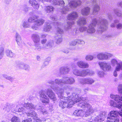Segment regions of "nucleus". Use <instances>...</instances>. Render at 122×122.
<instances>
[{
    "instance_id": "79ce46f5",
    "label": "nucleus",
    "mask_w": 122,
    "mask_h": 122,
    "mask_svg": "<svg viewBox=\"0 0 122 122\" xmlns=\"http://www.w3.org/2000/svg\"><path fill=\"white\" fill-rule=\"evenodd\" d=\"M75 23V22L74 21H68L67 22V23L68 25L67 29H69L71 28V25L74 24Z\"/></svg>"
},
{
    "instance_id": "c03bdc74",
    "label": "nucleus",
    "mask_w": 122,
    "mask_h": 122,
    "mask_svg": "<svg viewBox=\"0 0 122 122\" xmlns=\"http://www.w3.org/2000/svg\"><path fill=\"white\" fill-rule=\"evenodd\" d=\"M118 90L119 93L122 95V84H119L118 87Z\"/></svg>"
},
{
    "instance_id": "f8f14e48",
    "label": "nucleus",
    "mask_w": 122,
    "mask_h": 122,
    "mask_svg": "<svg viewBox=\"0 0 122 122\" xmlns=\"http://www.w3.org/2000/svg\"><path fill=\"white\" fill-rule=\"evenodd\" d=\"M72 72L73 74L76 76L85 77V69H76L73 70Z\"/></svg>"
},
{
    "instance_id": "de8ad7c7",
    "label": "nucleus",
    "mask_w": 122,
    "mask_h": 122,
    "mask_svg": "<svg viewBox=\"0 0 122 122\" xmlns=\"http://www.w3.org/2000/svg\"><path fill=\"white\" fill-rule=\"evenodd\" d=\"M76 43L83 45L84 44V41L82 40L79 39H76Z\"/></svg>"
},
{
    "instance_id": "c9c22d12",
    "label": "nucleus",
    "mask_w": 122,
    "mask_h": 122,
    "mask_svg": "<svg viewBox=\"0 0 122 122\" xmlns=\"http://www.w3.org/2000/svg\"><path fill=\"white\" fill-rule=\"evenodd\" d=\"M113 11L115 14L118 16H121L122 15L121 11L117 9H114Z\"/></svg>"
},
{
    "instance_id": "5701e85b",
    "label": "nucleus",
    "mask_w": 122,
    "mask_h": 122,
    "mask_svg": "<svg viewBox=\"0 0 122 122\" xmlns=\"http://www.w3.org/2000/svg\"><path fill=\"white\" fill-rule=\"evenodd\" d=\"M50 22L49 21H46L45 23L43 28V31L48 32L51 28V26L50 25Z\"/></svg>"
},
{
    "instance_id": "7ed1b4c3",
    "label": "nucleus",
    "mask_w": 122,
    "mask_h": 122,
    "mask_svg": "<svg viewBox=\"0 0 122 122\" xmlns=\"http://www.w3.org/2000/svg\"><path fill=\"white\" fill-rule=\"evenodd\" d=\"M51 88L54 91L56 92L59 97L60 98V101L59 103V105L62 109H64L66 106L67 108H70L72 107L74 104V102L72 101H69V98L63 97V96L64 90L63 89H60L57 86H51Z\"/></svg>"
},
{
    "instance_id": "3c124183",
    "label": "nucleus",
    "mask_w": 122,
    "mask_h": 122,
    "mask_svg": "<svg viewBox=\"0 0 122 122\" xmlns=\"http://www.w3.org/2000/svg\"><path fill=\"white\" fill-rule=\"evenodd\" d=\"M76 43V40H75L71 41L69 43V44L71 46H75Z\"/></svg>"
},
{
    "instance_id": "7c9ffc66",
    "label": "nucleus",
    "mask_w": 122,
    "mask_h": 122,
    "mask_svg": "<svg viewBox=\"0 0 122 122\" xmlns=\"http://www.w3.org/2000/svg\"><path fill=\"white\" fill-rule=\"evenodd\" d=\"M113 56V55L110 53L103 52V60H108L109 58Z\"/></svg>"
},
{
    "instance_id": "5fc2aeb1",
    "label": "nucleus",
    "mask_w": 122,
    "mask_h": 122,
    "mask_svg": "<svg viewBox=\"0 0 122 122\" xmlns=\"http://www.w3.org/2000/svg\"><path fill=\"white\" fill-rule=\"evenodd\" d=\"M36 49L39 51H40L41 49V47L40 46L39 44H36L35 45Z\"/></svg>"
},
{
    "instance_id": "c756f323",
    "label": "nucleus",
    "mask_w": 122,
    "mask_h": 122,
    "mask_svg": "<svg viewBox=\"0 0 122 122\" xmlns=\"http://www.w3.org/2000/svg\"><path fill=\"white\" fill-rule=\"evenodd\" d=\"M32 38L35 42L38 43L39 42L40 38L38 35L36 34H34L32 35Z\"/></svg>"
},
{
    "instance_id": "ea45409f",
    "label": "nucleus",
    "mask_w": 122,
    "mask_h": 122,
    "mask_svg": "<svg viewBox=\"0 0 122 122\" xmlns=\"http://www.w3.org/2000/svg\"><path fill=\"white\" fill-rule=\"evenodd\" d=\"M94 58L93 56L90 55H88L86 56L85 59L87 61H92Z\"/></svg>"
},
{
    "instance_id": "ddd939ff",
    "label": "nucleus",
    "mask_w": 122,
    "mask_h": 122,
    "mask_svg": "<svg viewBox=\"0 0 122 122\" xmlns=\"http://www.w3.org/2000/svg\"><path fill=\"white\" fill-rule=\"evenodd\" d=\"M37 17L35 16L33 18L31 17V23L35 22V24L34 27H37V26H38L42 24L45 21L43 19H40L37 20Z\"/></svg>"
},
{
    "instance_id": "0eeeda50",
    "label": "nucleus",
    "mask_w": 122,
    "mask_h": 122,
    "mask_svg": "<svg viewBox=\"0 0 122 122\" xmlns=\"http://www.w3.org/2000/svg\"><path fill=\"white\" fill-rule=\"evenodd\" d=\"M39 96L40 97V100L41 102L45 105L48 104L49 102V99L48 97L46 95L45 91L41 90L39 92Z\"/></svg>"
},
{
    "instance_id": "8fccbe9b",
    "label": "nucleus",
    "mask_w": 122,
    "mask_h": 122,
    "mask_svg": "<svg viewBox=\"0 0 122 122\" xmlns=\"http://www.w3.org/2000/svg\"><path fill=\"white\" fill-rule=\"evenodd\" d=\"M115 96V97H116L115 100L116 101H118V100H119L120 101L122 102V96L120 97L119 95H116V96Z\"/></svg>"
},
{
    "instance_id": "9b49d317",
    "label": "nucleus",
    "mask_w": 122,
    "mask_h": 122,
    "mask_svg": "<svg viewBox=\"0 0 122 122\" xmlns=\"http://www.w3.org/2000/svg\"><path fill=\"white\" fill-rule=\"evenodd\" d=\"M107 115V113L104 111H101L100 112L98 116H97L95 118V121L98 122H101L104 120V118Z\"/></svg>"
},
{
    "instance_id": "680f3d73",
    "label": "nucleus",
    "mask_w": 122,
    "mask_h": 122,
    "mask_svg": "<svg viewBox=\"0 0 122 122\" xmlns=\"http://www.w3.org/2000/svg\"><path fill=\"white\" fill-rule=\"evenodd\" d=\"M54 81H53L52 80H50L48 81L47 83L51 85H53L54 84Z\"/></svg>"
},
{
    "instance_id": "cd10ccee",
    "label": "nucleus",
    "mask_w": 122,
    "mask_h": 122,
    "mask_svg": "<svg viewBox=\"0 0 122 122\" xmlns=\"http://www.w3.org/2000/svg\"><path fill=\"white\" fill-rule=\"evenodd\" d=\"M54 81L56 84L62 86L63 84H64V77L61 79L59 78L56 79Z\"/></svg>"
},
{
    "instance_id": "e433bc0d",
    "label": "nucleus",
    "mask_w": 122,
    "mask_h": 122,
    "mask_svg": "<svg viewBox=\"0 0 122 122\" xmlns=\"http://www.w3.org/2000/svg\"><path fill=\"white\" fill-rule=\"evenodd\" d=\"M54 9V7L51 6H46L45 10L46 11L47 13H50L53 11Z\"/></svg>"
},
{
    "instance_id": "b1692460",
    "label": "nucleus",
    "mask_w": 122,
    "mask_h": 122,
    "mask_svg": "<svg viewBox=\"0 0 122 122\" xmlns=\"http://www.w3.org/2000/svg\"><path fill=\"white\" fill-rule=\"evenodd\" d=\"M93 4L94 6L93 8V15L96 14L99 10V6L97 4L96 1L93 0Z\"/></svg>"
},
{
    "instance_id": "20e7f679",
    "label": "nucleus",
    "mask_w": 122,
    "mask_h": 122,
    "mask_svg": "<svg viewBox=\"0 0 122 122\" xmlns=\"http://www.w3.org/2000/svg\"><path fill=\"white\" fill-rule=\"evenodd\" d=\"M81 2L80 0L73 1H70L66 6L63 7L61 11L62 14H65L71 10V9L81 5Z\"/></svg>"
},
{
    "instance_id": "f03ea898",
    "label": "nucleus",
    "mask_w": 122,
    "mask_h": 122,
    "mask_svg": "<svg viewBox=\"0 0 122 122\" xmlns=\"http://www.w3.org/2000/svg\"><path fill=\"white\" fill-rule=\"evenodd\" d=\"M97 24L98 25V32L100 31H103L107 28L108 22L107 20L102 17H100L98 20H97L95 18L92 20L91 24L88 26L87 32L91 34L94 33L96 31L94 27Z\"/></svg>"
},
{
    "instance_id": "864d4df0",
    "label": "nucleus",
    "mask_w": 122,
    "mask_h": 122,
    "mask_svg": "<svg viewBox=\"0 0 122 122\" xmlns=\"http://www.w3.org/2000/svg\"><path fill=\"white\" fill-rule=\"evenodd\" d=\"M120 71L115 68V70L113 72V75L115 77H116L117 76V71Z\"/></svg>"
},
{
    "instance_id": "4be33fe9",
    "label": "nucleus",
    "mask_w": 122,
    "mask_h": 122,
    "mask_svg": "<svg viewBox=\"0 0 122 122\" xmlns=\"http://www.w3.org/2000/svg\"><path fill=\"white\" fill-rule=\"evenodd\" d=\"M70 68L67 66H65L61 67L60 69V73L62 74H67L69 72Z\"/></svg>"
},
{
    "instance_id": "a878e982",
    "label": "nucleus",
    "mask_w": 122,
    "mask_h": 122,
    "mask_svg": "<svg viewBox=\"0 0 122 122\" xmlns=\"http://www.w3.org/2000/svg\"><path fill=\"white\" fill-rule=\"evenodd\" d=\"M86 19L83 17H80L77 21L78 25L80 26L86 24Z\"/></svg>"
},
{
    "instance_id": "f3484780",
    "label": "nucleus",
    "mask_w": 122,
    "mask_h": 122,
    "mask_svg": "<svg viewBox=\"0 0 122 122\" xmlns=\"http://www.w3.org/2000/svg\"><path fill=\"white\" fill-rule=\"evenodd\" d=\"M37 114L34 111H31V117L32 118V119H31V122L33 120L34 122H41L42 120L39 118L37 117Z\"/></svg>"
},
{
    "instance_id": "473e14b6",
    "label": "nucleus",
    "mask_w": 122,
    "mask_h": 122,
    "mask_svg": "<svg viewBox=\"0 0 122 122\" xmlns=\"http://www.w3.org/2000/svg\"><path fill=\"white\" fill-rule=\"evenodd\" d=\"M73 114L76 116H82L83 115V111L82 110H77L75 111Z\"/></svg>"
},
{
    "instance_id": "4468645a",
    "label": "nucleus",
    "mask_w": 122,
    "mask_h": 122,
    "mask_svg": "<svg viewBox=\"0 0 122 122\" xmlns=\"http://www.w3.org/2000/svg\"><path fill=\"white\" fill-rule=\"evenodd\" d=\"M46 41L47 40L46 39H42L41 41V43L43 45L42 47V48L43 49H45L49 48L51 47L53 45V42L52 41H48L47 43L45 45Z\"/></svg>"
},
{
    "instance_id": "4c0bfd02",
    "label": "nucleus",
    "mask_w": 122,
    "mask_h": 122,
    "mask_svg": "<svg viewBox=\"0 0 122 122\" xmlns=\"http://www.w3.org/2000/svg\"><path fill=\"white\" fill-rule=\"evenodd\" d=\"M7 56L8 57H12L15 55V54L13 53L11 51L9 50H7L6 51Z\"/></svg>"
},
{
    "instance_id": "a19ab883",
    "label": "nucleus",
    "mask_w": 122,
    "mask_h": 122,
    "mask_svg": "<svg viewBox=\"0 0 122 122\" xmlns=\"http://www.w3.org/2000/svg\"><path fill=\"white\" fill-rule=\"evenodd\" d=\"M11 121L12 122H20L19 118L15 116L12 118Z\"/></svg>"
},
{
    "instance_id": "58836bf2",
    "label": "nucleus",
    "mask_w": 122,
    "mask_h": 122,
    "mask_svg": "<svg viewBox=\"0 0 122 122\" xmlns=\"http://www.w3.org/2000/svg\"><path fill=\"white\" fill-rule=\"evenodd\" d=\"M64 33V31L63 30L58 27L57 29L56 35L57 36L61 35Z\"/></svg>"
},
{
    "instance_id": "bb28decb",
    "label": "nucleus",
    "mask_w": 122,
    "mask_h": 122,
    "mask_svg": "<svg viewBox=\"0 0 122 122\" xmlns=\"http://www.w3.org/2000/svg\"><path fill=\"white\" fill-rule=\"evenodd\" d=\"M90 9L89 7H85L81 10V13L83 15H87L90 13Z\"/></svg>"
},
{
    "instance_id": "6ab92c4d",
    "label": "nucleus",
    "mask_w": 122,
    "mask_h": 122,
    "mask_svg": "<svg viewBox=\"0 0 122 122\" xmlns=\"http://www.w3.org/2000/svg\"><path fill=\"white\" fill-rule=\"evenodd\" d=\"M77 64L79 67L81 68H88L89 66V64L87 63L82 61H78L77 63Z\"/></svg>"
},
{
    "instance_id": "72a5a7b5",
    "label": "nucleus",
    "mask_w": 122,
    "mask_h": 122,
    "mask_svg": "<svg viewBox=\"0 0 122 122\" xmlns=\"http://www.w3.org/2000/svg\"><path fill=\"white\" fill-rule=\"evenodd\" d=\"M55 42L56 43L59 44L62 41V36H56Z\"/></svg>"
},
{
    "instance_id": "f704fd0d",
    "label": "nucleus",
    "mask_w": 122,
    "mask_h": 122,
    "mask_svg": "<svg viewBox=\"0 0 122 122\" xmlns=\"http://www.w3.org/2000/svg\"><path fill=\"white\" fill-rule=\"evenodd\" d=\"M15 37L17 44L19 46L21 44V38L20 35L18 33H16Z\"/></svg>"
},
{
    "instance_id": "09e8293b",
    "label": "nucleus",
    "mask_w": 122,
    "mask_h": 122,
    "mask_svg": "<svg viewBox=\"0 0 122 122\" xmlns=\"http://www.w3.org/2000/svg\"><path fill=\"white\" fill-rule=\"evenodd\" d=\"M79 33V31L77 29L75 28L73 30V32L72 33V34L73 35H77Z\"/></svg>"
},
{
    "instance_id": "052dcab7",
    "label": "nucleus",
    "mask_w": 122,
    "mask_h": 122,
    "mask_svg": "<svg viewBox=\"0 0 122 122\" xmlns=\"http://www.w3.org/2000/svg\"><path fill=\"white\" fill-rule=\"evenodd\" d=\"M30 10V8L28 7L27 5L25 6V7L24 8V11L25 12H27L28 10Z\"/></svg>"
},
{
    "instance_id": "1a4fd4ad",
    "label": "nucleus",
    "mask_w": 122,
    "mask_h": 122,
    "mask_svg": "<svg viewBox=\"0 0 122 122\" xmlns=\"http://www.w3.org/2000/svg\"><path fill=\"white\" fill-rule=\"evenodd\" d=\"M78 81L82 85L88 84L92 85L95 81L93 79L90 78H79L78 79Z\"/></svg>"
},
{
    "instance_id": "f257e3e1",
    "label": "nucleus",
    "mask_w": 122,
    "mask_h": 122,
    "mask_svg": "<svg viewBox=\"0 0 122 122\" xmlns=\"http://www.w3.org/2000/svg\"><path fill=\"white\" fill-rule=\"evenodd\" d=\"M67 97L69 98V101H72L74 102V104L75 102H78L77 105L81 108L84 109H86L85 115V116H89L94 111V109L93 108L91 105L86 101H87L86 97H79L78 95L76 93H73L70 97Z\"/></svg>"
},
{
    "instance_id": "774afa93",
    "label": "nucleus",
    "mask_w": 122,
    "mask_h": 122,
    "mask_svg": "<svg viewBox=\"0 0 122 122\" xmlns=\"http://www.w3.org/2000/svg\"><path fill=\"white\" fill-rule=\"evenodd\" d=\"M4 49L3 47L0 48V53L4 54Z\"/></svg>"
},
{
    "instance_id": "37998d69",
    "label": "nucleus",
    "mask_w": 122,
    "mask_h": 122,
    "mask_svg": "<svg viewBox=\"0 0 122 122\" xmlns=\"http://www.w3.org/2000/svg\"><path fill=\"white\" fill-rule=\"evenodd\" d=\"M103 52L98 53L97 55V58L99 60H103Z\"/></svg>"
},
{
    "instance_id": "bf43d9fd",
    "label": "nucleus",
    "mask_w": 122,
    "mask_h": 122,
    "mask_svg": "<svg viewBox=\"0 0 122 122\" xmlns=\"http://www.w3.org/2000/svg\"><path fill=\"white\" fill-rule=\"evenodd\" d=\"M14 78L13 77L8 76V77L7 78V79L9 80L11 82L13 81L14 80Z\"/></svg>"
},
{
    "instance_id": "412c9836",
    "label": "nucleus",
    "mask_w": 122,
    "mask_h": 122,
    "mask_svg": "<svg viewBox=\"0 0 122 122\" xmlns=\"http://www.w3.org/2000/svg\"><path fill=\"white\" fill-rule=\"evenodd\" d=\"M17 67L19 69L28 71L30 69V67L28 65L24 63L18 64L17 65Z\"/></svg>"
},
{
    "instance_id": "c85d7f7f",
    "label": "nucleus",
    "mask_w": 122,
    "mask_h": 122,
    "mask_svg": "<svg viewBox=\"0 0 122 122\" xmlns=\"http://www.w3.org/2000/svg\"><path fill=\"white\" fill-rule=\"evenodd\" d=\"M52 2L54 5H58L62 6L64 5L65 3L63 0H53Z\"/></svg>"
},
{
    "instance_id": "9d476101",
    "label": "nucleus",
    "mask_w": 122,
    "mask_h": 122,
    "mask_svg": "<svg viewBox=\"0 0 122 122\" xmlns=\"http://www.w3.org/2000/svg\"><path fill=\"white\" fill-rule=\"evenodd\" d=\"M98 64L101 69L104 71H108L111 69V65L105 62H99Z\"/></svg>"
},
{
    "instance_id": "6e6552de",
    "label": "nucleus",
    "mask_w": 122,
    "mask_h": 122,
    "mask_svg": "<svg viewBox=\"0 0 122 122\" xmlns=\"http://www.w3.org/2000/svg\"><path fill=\"white\" fill-rule=\"evenodd\" d=\"M111 64L112 66H115V68L120 71L122 70V61L113 58L111 61Z\"/></svg>"
},
{
    "instance_id": "0e129e2a",
    "label": "nucleus",
    "mask_w": 122,
    "mask_h": 122,
    "mask_svg": "<svg viewBox=\"0 0 122 122\" xmlns=\"http://www.w3.org/2000/svg\"><path fill=\"white\" fill-rule=\"evenodd\" d=\"M117 5L118 6L121 7L122 8V1L118 2Z\"/></svg>"
},
{
    "instance_id": "a211bd4d",
    "label": "nucleus",
    "mask_w": 122,
    "mask_h": 122,
    "mask_svg": "<svg viewBox=\"0 0 122 122\" xmlns=\"http://www.w3.org/2000/svg\"><path fill=\"white\" fill-rule=\"evenodd\" d=\"M64 84L71 85L75 82V80L73 77H64Z\"/></svg>"
},
{
    "instance_id": "e2e57ef3",
    "label": "nucleus",
    "mask_w": 122,
    "mask_h": 122,
    "mask_svg": "<svg viewBox=\"0 0 122 122\" xmlns=\"http://www.w3.org/2000/svg\"><path fill=\"white\" fill-rule=\"evenodd\" d=\"M107 15L108 19L110 20H111L112 19V16L111 13H108L107 14Z\"/></svg>"
},
{
    "instance_id": "393cba45",
    "label": "nucleus",
    "mask_w": 122,
    "mask_h": 122,
    "mask_svg": "<svg viewBox=\"0 0 122 122\" xmlns=\"http://www.w3.org/2000/svg\"><path fill=\"white\" fill-rule=\"evenodd\" d=\"M30 18H28L25 21H23L22 26L24 28L30 27Z\"/></svg>"
},
{
    "instance_id": "a18cd8bd",
    "label": "nucleus",
    "mask_w": 122,
    "mask_h": 122,
    "mask_svg": "<svg viewBox=\"0 0 122 122\" xmlns=\"http://www.w3.org/2000/svg\"><path fill=\"white\" fill-rule=\"evenodd\" d=\"M50 59L49 57L47 58L46 59V61L43 64V66H44L47 65L48 64L49 61L50 60Z\"/></svg>"
},
{
    "instance_id": "69168bd1",
    "label": "nucleus",
    "mask_w": 122,
    "mask_h": 122,
    "mask_svg": "<svg viewBox=\"0 0 122 122\" xmlns=\"http://www.w3.org/2000/svg\"><path fill=\"white\" fill-rule=\"evenodd\" d=\"M113 36V35L112 34H107L106 35V37H107V38H110L112 37Z\"/></svg>"
},
{
    "instance_id": "338daca9",
    "label": "nucleus",
    "mask_w": 122,
    "mask_h": 122,
    "mask_svg": "<svg viewBox=\"0 0 122 122\" xmlns=\"http://www.w3.org/2000/svg\"><path fill=\"white\" fill-rule=\"evenodd\" d=\"M50 18L51 19V20H56V17L54 16H53L52 15L50 17Z\"/></svg>"
},
{
    "instance_id": "dca6fc26",
    "label": "nucleus",
    "mask_w": 122,
    "mask_h": 122,
    "mask_svg": "<svg viewBox=\"0 0 122 122\" xmlns=\"http://www.w3.org/2000/svg\"><path fill=\"white\" fill-rule=\"evenodd\" d=\"M37 0L41 1L43 3L45 1L51 3V0H33V2H31H31V5L34 8L36 9H38L39 7V5L38 4Z\"/></svg>"
},
{
    "instance_id": "603ef678",
    "label": "nucleus",
    "mask_w": 122,
    "mask_h": 122,
    "mask_svg": "<svg viewBox=\"0 0 122 122\" xmlns=\"http://www.w3.org/2000/svg\"><path fill=\"white\" fill-rule=\"evenodd\" d=\"M98 74L100 77H102L104 76V73L102 71H99L98 72Z\"/></svg>"
},
{
    "instance_id": "13d9d810",
    "label": "nucleus",
    "mask_w": 122,
    "mask_h": 122,
    "mask_svg": "<svg viewBox=\"0 0 122 122\" xmlns=\"http://www.w3.org/2000/svg\"><path fill=\"white\" fill-rule=\"evenodd\" d=\"M40 110L44 115L46 114L47 113V112L44 109L41 108V109H40Z\"/></svg>"
},
{
    "instance_id": "39448f33",
    "label": "nucleus",
    "mask_w": 122,
    "mask_h": 122,
    "mask_svg": "<svg viewBox=\"0 0 122 122\" xmlns=\"http://www.w3.org/2000/svg\"><path fill=\"white\" fill-rule=\"evenodd\" d=\"M118 115L122 116V109L118 112L116 111H111L109 114H108V118L111 119L112 120L114 119V122H119Z\"/></svg>"
},
{
    "instance_id": "4d7b16f0",
    "label": "nucleus",
    "mask_w": 122,
    "mask_h": 122,
    "mask_svg": "<svg viewBox=\"0 0 122 122\" xmlns=\"http://www.w3.org/2000/svg\"><path fill=\"white\" fill-rule=\"evenodd\" d=\"M116 27L117 29H120L122 28V24L119 23L117 24Z\"/></svg>"
},
{
    "instance_id": "aec40b11",
    "label": "nucleus",
    "mask_w": 122,
    "mask_h": 122,
    "mask_svg": "<svg viewBox=\"0 0 122 122\" xmlns=\"http://www.w3.org/2000/svg\"><path fill=\"white\" fill-rule=\"evenodd\" d=\"M78 16L77 13L76 12H73L68 15L67 19L70 20H73L76 19Z\"/></svg>"
},
{
    "instance_id": "6e6d98bb",
    "label": "nucleus",
    "mask_w": 122,
    "mask_h": 122,
    "mask_svg": "<svg viewBox=\"0 0 122 122\" xmlns=\"http://www.w3.org/2000/svg\"><path fill=\"white\" fill-rule=\"evenodd\" d=\"M30 103H25L24 105L25 107L27 109H30Z\"/></svg>"
},
{
    "instance_id": "423d86ee",
    "label": "nucleus",
    "mask_w": 122,
    "mask_h": 122,
    "mask_svg": "<svg viewBox=\"0 0 122 122\" xmlns=\"http://www.w3.org/2000/svg\"><path fill=\"white\" fill-rule=\"evenodd\" d=\"M116 96V95H114L113 94H110V97L111 98L114 99L117 102L113 100H110L109 103L110 105L114 107H116L120 109L122 107V102L120 101L119 100H118V101L115 100L116 97H116L114 96Z\"/></svg>"
},
{
    "instance_id": "2eb2a0df",
    "label": "nucleus",
    "mask_w": 122,
    "mask_h": 122,
    "mask_svg": "<svg viewBox=\"0 0 122 122\" xmlns=\"http://www.w3.org/2000/svg\"><path fill=\"white\" fill-rule=\"evenodd\" d=\"M46 94L48 97L52 100L55 101L56 100L55 95L51 89H48L46 91Z\"/></svg>"
},
{
    "instance_id": "2f4dec72",
    "label": "nucleus",
    "mask_w": 122,
    "mask_h": 122,
    "mask_svg": "<svg viewBox=\"0 0 122 122\" xmlns=\"http://www.w3.org/2000/svg\"><path fill=\"white\" fill-rule=\"evenodd\" d=\"M94 74V72L89 69H85V77L86 76H92Z\"/></svg>"
},
{
    "instance_id": "49530a36",
    "label": "nucleus",
    "mask_w": 122,
    "mask_h": 122,
    "mask_svg": "<svg viewBox=\"0 0 122 122\" xmlns=\"http://www.w3.org/2000/svg\"><path fill=\"white\" fill-rule=\"evenodd\" d=\"M87 29V27L85 26H81L80 27L79 30L81 32H83L86 31Z\"/></svg>"
}]
</instances>
